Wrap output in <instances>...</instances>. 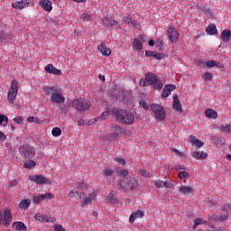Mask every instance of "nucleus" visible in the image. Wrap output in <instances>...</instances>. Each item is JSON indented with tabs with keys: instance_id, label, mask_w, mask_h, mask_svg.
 <instances>
[{
	"instance_id": "f257e3e1",
	"label": "nucleus",
	"mask_w": 231,
	"mask_h": 231,
	"mask_svg": "<svg viewBox=\"0 0 231 231\" xmlns=\"http://www.w3.org/2000/svg\"><path fill=\"white\" fill-rule=\"evenodd\" d=\"M116 120L125 125H133V124H134V114L127 110L120 109L116 111Z\"/></svg>"
},
{
	"instance_id": "f03ea898",
	"label": "nucleus",
	"mask_w": 231,
	"mask_h": 231,
	"mask_svg": "<svg viewBox=\"0 0 231 231\" xmlns=\"http://www.w3.org/2000/svg\"><path fill=\"white\" fill-rule=\"evenodd\" d=\"M140 86H143V88H145V86H152L154 89H162V88H163V85L162 84V81L158 79V77L151 72L145 74V79L143 81L141 80Z\"/></svg>"
},
{
	"instance_id": "7ed1b4c3",
	"label": "nucleus",
	"mask_w": 231,
	"mask_h": 231,
	"mask_svg": "<svg viewBox=\"0 0 231 231\" xmlns=\"http://www.w3.org/2000/svg\"><path fill=\"white\" fill-rule=\"evenodd\" d=\"M19 154L24 160H32L35 156V147L30 143H23L18 148Z\"/></svg>"
},
{
	"instance_id": "20e7f679",
	"label": "nucleus",
	"mask_w": 231,
	"mask_h": 231,
	"mask_svg": "<svg viewBox=\"0 0 231 231\" xmlns=\"http://www.w3.org/2000/svg\"><path fill=\"white\" fill-rule=\"evenodd\" d=\"M121 190H134L138 188V181L134 178L126 177L119 181Z\"/></svg>"
},
{
	"instance_id": "39448f33",
	"label": "nucleus",
	"mask_w": 231,
	"mask_h": 231,
	"mask_svg": "<svg viewBox=\"0 0 231 231\" xmlns=\"http://www.w3.org/2000/svg\"><path fill=\"white\" fill-rule=\"evenodd\" d=\"M151 111L154 115L157 122H162V120H165V117L167 116V112L165 111V108H163V106H162L161 105L152 104Z\"/></svg>"
},
{
	"instance_id": "423d86ee",
	"label": "nucleus",
	"mask_w": 231,
	"mask_h": 231,
	"mask_svg": "<svg viewBox=\"0 0 231 231\" xmlns=\"http://www.w3.org/2000/svg\"><path fill=\"white\" fill-rule=\"evenodd\" d=\"M17 93H19V82L17 80H13L11 83V88L7 93V100L9 104H14L15 98H17Z\"/></svg>"
},
{
	"instance_id": "0eeeda50",
	"label": "nucleus",
	"mask_w": 231,
	"mask_h": 231,
	"mask_svg": "<svg viewBox=\"0 0 231 231\" xmlns=\"http://www.w3.org/2000/svg\"><path fill=\"white\" fill-rule=\"evenodd\" d=\"M72 107H75L78 111H88L91 107V101L87 99H74L71 102Z\"/></svg>"
},
{
	"instance_id": "6e6552de",
	"label": "nucleus",
	"mask_w": 231,
	"mask_h": 231,
	"mask_svg": "<svg viewBox=\"0 0 231 231\" xmlns=\"http://www.w3.org/2000/svg\"><path fill=\"white\" fill-rule=\"evenodd\" d=\"M29 180L31 181H33L34 183H36L37 185H51V180H49L48 178L44 177V175H35V176H31L29 177Z\"/></svg>"
},
{
	"instance_id": "1a4fd4ad",
	"label": "nucleus",
	"mask_w": 231,
	"mask_h": 231,
	"mask_svg": "<svg viewBox=\"0 0 231 231\" xmlns=\"http://www.w3.org/2000/svg\"><path fill=\"white\" fill-rule=\"evenodd\" d=\"M97 199V190H94L92 193L88 194L87 197H85L81 202L82 208H86V207L91 205L93 201Z\"/></svg>"
},
{
	"instance_id": "9d476101",
	"label": "nucleus",
	"mask_w": 231,
	"mask_h": 231,
	"mask_svg": "<svg viewBox=\"0 0 231 231\" xmlns=\"http://www.w3.org/2000/svg\"><path fill=\"white\" fill-rule=\"evenodd\" d=\"M28 6H33V2L29 0H22L13 3V8H16V10H23L24 8H28Z\"/></svg>"
},
{
	"instance_id": "9b49d317",
	"label": "nucleus",
	"mask_w": 231,
	"mask_h": 231,
	"mask_svg": "<svg viewBox=\"0 0 231 231\" xmlns=\"http://www.w3.org/2000/svg\"><path fill=\"white\" fill-rule=\"evenodd\" d=\"M34 218L37 221H40L41 223H55V221H57V219L53 217H48L46 215H42L41 213H37L34 216Z\"/></svg>"
},
{
	"instance_id": "f8f14e48",
	"label": "nucleus",
	"mask_w": 231,
	"mask_h": 231,
	"mask_svg": "<svg viewBox=\"0 0 231 231\" xmlns=\"http://www.w3.org/2000/svg\"><path fill=\"white\" fill-rule=\"evenodd\" d=\"M168 37L172 44H176V42H178V39L180 38V33L175 28L170 27L168 29Z\"/></svg>"
},
{
	"instance_id": "ddd939ff",
	"label": "nucleus",
	"mask_w": 231,
	"mask_h": 231,
	"mask_svg": "<svg viewBox=\"0 0 231 231\" xmlns=\"http://www.w3.org/2000/svg\"><path fill=\"white\" fill-rule=\"evenodd\" d=\"M172 109L177 113H183V107L181 106V102H180L178 94L173 95Z\"/></svg>"
},
{
	"instance_id": "4468645a",
	"label": "nucleus",
	"mask_w": 231,
	"mask_h": 231,
	"mask_svg": "<svg viewBox=\"0 0 231 231\" xmlns=\"http://www.w3.org/2000/svg\"><path fill=\"white\" fill-rule=\"evenodd\" d=\"M97 50L104 57H109V55H111V49L107 47L105 42L97 46Z\"/></svg>"
},
{
	"instance_id": "2eb2a0df",
	"label": "nucleus",
	"mask_w": 231,
	"mask_h": 231,
	"mask_svg": "<svg viewBox=\"0 0 231 231\" xmlns=\"http://www.w3.org/2000/svg\"><path fill=\"white\" fill-rule=\"evenodd\" d=\"M42 91L44 95H46V97H50V95L51 97L52 95H55L56 92L60 91V88L57 86H52V87L46 86L42 88Z\"/></svg>"
},
{
	"instance_id": "dca6fc26",
	"label": "nucleus",
	"mask_w": 231,
	"mask_h": 231,
	"mask_svg": "<svg viewBox=\"0 0 231 231\" xmlns=\"http://www.w3.org/2000/svg\"><path fill=\"white\" fill-rule=\"evenodd\" d=\"M142 42H145V36L139 35V38H135L133 43L134 50L141 51L143 48Z\"/></svg>"
},
{
	"instance_id": "f3484780",
	"label": "nucleus",
	"mask_w": 231,
	"mask_h": 231,
	"mask_svg": "<svg viewBox=\"0 0 231 231\" xmlns=\"http://www.w3.org/2000/svg\"><path fill=\"white\" fill-rule=\"evenodd\" d=\"M12 219H13L12 211L10 209H5L3 225H5V226H10V224L12 223Z\"/></svg>"
},
{
	"instance_id": "a211bd4d",
	"label": "nucleus",
	"mask_w": 231,
	"mask_h": 231,
	"mask_svg": "<svg viewBox=\"0 0 231 231\" xmlns=\"http://www.w3.org/2000/svg\"><path fill=\"white\" fill-rule=\"evenodd\" d=\"M66 100L64 96L60 94V91L56 92L52 96H51V102H54V104H62Z\"/></svg>"
},
{
	"instance_id": "6ab92c4d",
	"label": "nucleus",
	"mask_w": 231,
	"mask_h": 231,
	"mask_svg": "<svg viewBox=\"0 0 231 231\" xmlns=\"http://www.w3.org/2000/svg\"><path fill=\"white\" fill-rule=\"evenodd\" d=\"M143 216H145V213L143 212V210H137V211H134L130 217H129V222L130 223H134V221L140 217H143Z\"/></svg>"
},
{
	"instance_id": "aec40b11",
	"label": "nucleus",
	"mask_w": 231,
	"mask_h": 231,
	"mask_svg": "<svg viewBox=\"0 0 231 231\" xmlns=\"http://www.w3.org/2000/svg\"><path fill=\"white\" fill-rule=\"evenodd\" d=\"M46 73H51L52 75H62V71L60 69L55 68L53 64H48L45 66Z\"/></svg>"
},
{
	"instance_id": "412c9836",
	"label": "nucleus",
	"mask_w": 231,
	"mask_h": 231,
	"mask_svg": "<svg viewBox=\"0 0 231 231\" xmlns=\"http://www.w3.org/2000/svg\"><path fill=\"white\" fill-rule=\"evenodd\" d=\"M194 192V188L190 186H180L179 187V193L182 194V196H187L189 194H192Z\"/></svg>"
},
{
	"instance_id": "4be33fe9",
	"label": "nucleus",
	"mask_w": 231,
	"mask_h": 231,
	"mask_svg": "<svg viewBox=\"0 0 231 231\" xmlns=\"http://www.w3.org/2000/svg\"><path fill=\"white\" fill-rule=\"evenodd\" d=\"M174 89H176V86L174 85H166L162 90V98H167V97H169V95H171V91H174Z\"/></svg>"
},
{
	"instance_id": "5701e85b",
	"label": "nucleus",
	"mask_w": 231,
	"mask_h": 231,
	"mask_svg": "<svg viewBox=\"0 0 231 231\" xmlns=\"http://www.w3.org/2000/svg\"><path fill=\"white\" fill-rule=\"evenodd\" d=\"M191 156H193L195 160H207L208 158V153L205 152H192Z\"/></svg>"
},
{
	"instance_id": "b1692460",
	"label": "nucleus",
	"mask_w": 231,
	"mask_h": 231,
	"mask_svg": "<svg viewBox=\"0 0 231 231\" xmlns=\"http://www.w3.org/2000/svg\"><path fill=\"white\" fill-rule=\"evenodd\" d=\"M40 5L46 12H51V10H53V6L51 5V2L50 0H41Z\"/></svg>"
},
{
	"instance_id": "393cba45",
	"label": "nucleus",
	"mask_w": 231,
	"mask_h": 231,
	"mask_svg": "<svg viewBox=\"0 0 231 231\" xmlns=\"http://www.w3.org/2000/svg\"><path fill=\"white\" fill-rule=\"evenodd\" d=\"M189 142L193 145H195V147H198V149H201V147H203V145H205V143H203L199 139L196 138V136H194V135L189 136Z\"/></svg>"
},
{
	"instance_id": "a878e982",
	"label": "nucleus",
	"mask_w": 231,
	"mask_h": 231,
	"mask_svg": "<svg viewBox=\"0 0 231 231\" xmlns=\"http://www.w3.org/2000/svg\"><path fill=\"white\" fill-rule=\"evenodd\" d=\"M231 38V31L229 29H226L221 33V41L223 42H229Z\"/></svg>"
},
{
	"instance_id": "bb28decb",
	"label": "nucleus",
	"mask_w": 231,
	"mask_h": 231,
	"mask_svg": "<svg viewBox=\"0 0 231 231\" xmlns=\"http://www.w3.org/2000/svg\"><path fill=\"white\" fill-rule=\"evenodd\" d=\"M30 205H32V200H30V199H23L19 203V208L22 210H28V208H30Z\"/></svg>"
},
{
	"instance_id": "cd10ccee",
	"label": "nucleus",
	"mask_w": 231,
	"mask_h": 231,
	"mask_svg": "<svg viewBox=\"0 0 231 231\" xmlns=\"http://www.w3.org/2000/svg\"><path fill=\"white\" fill-rule=\"evenodd\" d=\"M123 21H124L125 24H132L134 26V28H138L140 26V23H138V22L134 21L133 18H131L129 16L124 17Z\"/></svg>"
},
{
	"instance_id": "c85d7f7f",
	"label": "nucleus",
	"mask_w": 231,
	"mask_h": 231,
	"mask_svg": "<svg viewBox=\"0 0 231 231\" xmlns=\"http://www.w3.org/2000/svg\"><path fill=\"white\" fill-rule=\"evenodd\" d=\"M206 32L208 35H217V29L216 28V24L210 23L207 28H206Z\"/></svg>"
},
{
	"instance_id": "c756f323",
	"label": "nucleus",
	"mask_w": 231,
	"mask_h": 231,
	"mask_svg": "<svg viewBox=\"0 0 231 231\" xmlns=\"http://www.w3.org/2000/svg\"><path fill=\"white\" fill-rule=\"evenodd\" d=\"M205 115L207 116V118H213V120H216V118H217V112H216L213 109L208 108L205 111Z\"/></svg>"
},
{
	"instance_id": "7c9ffc66",
	"label": "nucleus",
	"mask_w": 231,
	"mask_h": 231,
	"mask_svg": "<svg viewBox=\"0 0 231 231\" xmlns=\"http://www.w3.org/2000/svg\"><path fill=\"white\" fill-rule=\"evenodd\" d=\"M102 172H103L104 178H111V176H114L115 174V170L109 167H106L105 169H103Z\"/></svg>"
},
{
	"instance_id": "2f4dec72",
	"label": "nucleus",
	"mask_w": 231,
	"mask_h": 231,
	"mask_svg": "<svg viewBox=\"0 0 231 231\" xmlns=\"http://www.w3.org/2000/svg\"><path fill=\"white\" fill-rule=\"evenodd\" d=\"M116 194L115 193V191H112L109 193L107 199H108V203H112L114 205H116V203H118V199L116 197Z\"/></svg>"
},
{
	"instance_id": "473e14b6",
	"label": "nucleus",
	"mask_w": 231,
	"mask_h": 231,
	"mask_svg": "<svg viewBox=\"0 0 231 231\" xmlns=\"http://www.w3.org/2000/svg\"><path fill=\"white\" fill-rule=\"evenodd\" d=\"M13 228L14 229V230H26V225H24V223H23V222H14V224H13Z\"/></svg>"
},
{
	"instance_id": "72a5a7b5",
	"label": "nucleus",
	"mask_w": 231,
	"mask_h": 231,
	"mask_svg": "<svg viewBox=\"0 0 231 231\" xmlns=\"http://www.w3.org/2000/svg\"><path fill=\"white\" fill-rule=\"evenodd\" d=\"M82 195L83 196H86V194H84V192H79V191H75V190H70L68 194V196L69 198H82Z\"/></svg>"
},
{
	"instance_id": "f704fd0d",
	"label": "nucleus",
	"mask_w": 231,
	"mask_h": 231,
	"mask_svg": "<svg viewBox=\"0 0 231 231\" xmlns=\"http://www.w3.org/2000/svg\"><path fill=\"white\" fill-rule=\"evenodd\" d=\"M109 113H111L110 110L103 112L100 116L96 118V122H98V120H107L109 118Z\"/></svg>"
},
{
	"instance_id": "c9c22d12",
	"label": "nucleus",
	"mask_w": 231,
	"mask_h": 231,
	"mask_svg": "<svg viewBox=\"0 0 231 231\" xmlns=\"http://www.w3.org/2000/svg\"><path fill=\"white\" fill-rule=\"evenodd\" d=\"M37 165V162H35L34 161L29 160L27 162H25V163L23 164L24 169H33V167H35Z\"/></svg>"
},
{
	"instance_id": "e433bc0d",
	"label": "nucleus",
	"mask_w": 231,
	"mask_h": 231,
	"mask_svg": "<svg viewBox=\"0 0 231 231\" xmlns=\"http://www.w3.org/2000/svg\"><path fill=\"white\" fill-rule=\"evenodd\" d=\"M112 131L116 136H118V134H120L124 131V129H122V127H120L119 125H113Z\"/></svg>"
},
{
	"instance_id": "4c0bfd02",
	"label": "nucleus",
	"mask_w": 231,
	"mask_h": 231,
	"mask_svg": "<svg viewBox=\"0 0 231 231\" xmlns=\"http://www.w3.org/2000/svg\"><path fill=\"white\" fill-rule=\"evenodd\" d=\"M80 19L83 21V22H86V21H93V14H89L88 13H84Z\"/></svg>"
},
{
	"instance_id": "58836bf2",
	"label": "nucleus",
	"mask_w": 231,
	"mask_h": 231,
	"mask_svg": "<svg viewBox=\"0 0 231 231\" xmlns=\"http://www.w3.org/2000/svg\"><path fill=\"white\" fill-rule=\"evenodd\" d=\"M222 133H231V125H224L220 126Z\"/></svg>"
},
{
	"instance_id": "ea45409f",
	"label": "nucleus",
	"mask_w": 231,
	"mask_h": 231,
	"mask_svg": "<svg viewBox=\"0 0 231 231\" xmlns=\"http://www.w3.org/2000/svg\"><path fill=\"white\" fill-rule=\"evenodd\" d=\"M76 187H77V189H79V190H82V191L88 190V185L84 182H78L76 184Z\"/></svg>"
},
{
	"instance_id": "a19ab883",
	"label": "nucleus",
	"mask_w": 231,
	"mask_h": 231,
	"mask_svg": "<svg viewBox=\"0 0 231 231\" xmlns=\"http://www.w3.org/2000/svg\"><path fill=\"white\" fill-rule=\"evenodd\" d=\"M227 220H228V214H223V215L219 214L218 215V219H217L218 223L219 222L223 223V222L227 221Z\"/></svg>"
},
{
	"instance_id": "79ce46f5",
	"label": "nucleus",
	"mask_w": 231,
	"mask_h": 231,
	"mask_svg": "<svg viewBox=\"0 0 231 231\" xmlns=\"http://www.w3.org/2000/svg\"><path fill=\"white\" fill-rule=\"evenodd\" d=\"M52 135L53 136H60V134H62V130H60V128H59V127H54L53 129H52Z\"/></svg>"
},
{
	"instance_id": "37998d69",
	"label": "nucleus",
	"mask_w": 231,
	"mask_h": 231,
	"mask_svg": "<svg viewBox=\"0 0 231 231\" xmlns=\"http://www.w3.org/2000/svg\"><path fill=\"white\" fill-rule=\"evenodd\" d=\"M202 79H203V80H205L207 82L208 80H212L213 77L210 72H205L202 76Z\"/></svg>"
},
{
	"instance_id": "c03bdc74",
	"label": "nucleus",
	"mask_w": 231,
	"mask_h": 231,
	"mask_svg": "<svg viewBox=\"0 0 231 231\" xmlns=\"http://www.w3.org/2000/svg\"><path fill=\"white\" fill-rule=\"evenodd\" d=\"M199 225H203V218H196L193 226V230H196Z\"/></svg>"
},
{
	"instance_id": "a18cd8bd",
	"label": "nucleus",
	"mask_w": 231,
	"mask_h": 231,
	"mask_svg": "<svg viewBox=\"0 0 231 231\" xmlns=\"http://www.w3.org/2000/svg\"><path fill=\"white\" fill-rule=\"evenodd\" d=\"M42 197L43 198V200L44 199H53V198H55V195L53 193H45V194H42Z\"/></svg>"
},
{
	"instance_id": "49530a36",
	"label": "nucleus",
	"mask_w": 231,
	"mask_h": 231,
	"mask_svg": "<svg viewBox=\"0 0 231 231\" xmlns=\"http://www.w3.org/2000/svg\"><path fill=\"white\" fill-rule=\"evenodd\" d=\"M179 178L180 180H187V178H189V173L187 171H180Z\"/></svg>"
},
{
	"instance_id": "de8ad7c7",
	"label": "nucleus",
	"mask_w": 231,
	"mask_h": 231,
	"mask_svg": "<svg viewBox=\"0 0 231 231\" xmlns=\"http://www.w3.org/2000/svg\"><path fill=\"white\" fill-rule=\"evenodd\" d=\"M3 123L8 124V116L0 115V125H3Z\"/></svg>"
},
{
	"instance_id": "09e8293b",
	"label": "nucleus",
	"mask_w": 231,
	"mask_h": 231,
	"mask_svg": "<svg viewBox=\"0 0 231 231\" xmlns=\"http://www.w3.org/2000/svg\"><path fill=\"white\" fill-rule=\"evenodd\" d=\"M117 174L119 176H124L125 178V177L129 176V171L127 170H119L117 171Z\"/></svg>"
},
{
	"instance_id": "8fccbe9b",
	"label": "nucleus",
	"mask_w": 231,
	"mask_h": 231,
	"mask_svg": "<svg viewBox=\"0 0 231 231\" xmlns=\"http://www.w3.org/2000/svg\"><path fill=\"white\" fill-rule=\"evenodd\" d=\"M140 174H141V176H144L146 178H152V173H149V171H147L145 170H141Z\"/></svg>"
},
{
	"instance_id": "3c124183",
	"label": "nucleus",
	"mask_w": 231,
	"mask_h": 231,
	"mask_svg": "<svg viewBox=\"0 0 231 231\" xmlns=\"http://www.w3.org/2000/svg\"><path fill=\"white\" fill-rule=\"evenodd\" d=\"M6 39H10V34L6 32H0V41H6Z\"/></svg>"
},
{
	"instance_id": "603ef678",
	"label": "nucleus",
	"mask_w": 231,
	"mask_h": 231,
	"mask_svg": "<svg viewBox=\"0 0 231 231\" xmlns=\"http://www.w3.org/2000/svg\"><path fill=\"white\" fill-rule=\"evenodd\" d=\"M42 201H44L42 195L33 196V203H41Z\"/></svg>"
},
{
	"instance_id": "864d4df0",
	"label": "nucleus",
	"mask_w": 231,
	"mask_h": 231,
	"mask_svg": "<svg viewBox=\"0 0 231 231\" xmlns=\"http://www.w3.org/2000/svg\"><path fill=\"white\" fill-rule=\"evenodd\" d=\"M114 161L119 163V165H125V160L124 158L116 157Z\"/></svg>"
},
{
	"instance_id": "5fc2aeb1",
	"label": "nucleus",
	"mask_w": 231,
	"mask_h": 231,
	"mask_svg": "<svg viewBox=\"0 0 231 231\" xmlns=\"http://www.w3.org/2000/svg\"><path fill=\"white\" fill-rule=\"evenodd\" d=\"M111 18L106 17L102 20L103 26H110Z\"/></svg>"
},
{
	"instance_id": "6e6d98bb",
	"label": "nucleus",
	"mask_w": 231,
	"mask_h": 231,
	"mask_svg": "<svg viewBox=\"0 0 231 231\" xmlns=\"http://www.w3.org/2000/svg\"><path fill=\"white\" fill-rule=\"evenodd\" d=\"M152 57L153 59H156L157 60H162V59H163V57H162V54L161 53H158L156 51H153L152 54Z\"/></svg>"
},
{
	"instance_id": "4d7b16f0",
	"label": "nucleus",
	"mask_w": 231,
	"mask_h": 231,
	"mask_svg": "<svg viewBox=\"0 0 231 231\" xmlns=\"http://www.w3.org/2000/svg\"><path fill=\"white\" fill-rule=\"evenodd\" d=\"M164 183L165 181L159 180L155 181V186L157 187V189H162V187H164Z\"/></svg>"
},
{
	"instance_id": "13d9d810",
	"label": "nucleus",
	"mask_w": 231,
	"mask_h": 231,
	"mask_svg": "<svg viewBox=\"0 0 231 231\" xmlns=\"http://www.w3.org/2000/svg\"><path fill=\"white\" fill-rule=\"evenodd\" d=\"M218 217H219V215H209L208 220L209 221H217V223H218V221H217Z\"/></svg>"
},
{
	"instance_id": "bf43d9fd",
	"label": "nucleus",
	"mask_w": 231,
	"mask_h": 231,
	"mask_svg": "<svg viewBox=\"0 0 231 231\" xmlns=\"http://www.w3.org/2000/svg\"><path fill=\"white\" fill-rule=\"evenodd\" d=\"M175 171L179 172L180 171H187V166L185 165H177L175 166Z\"/></svg>"
},
{
	"instance_id": "052dcab7",
	"label": "nucleus",
	"mask_w": 231,
	"mask_h": 231,
	"mask_svg": "<svg viewBox=\"0 0 231 231\" xmlns=\"http://www.w3.org/2000/svg\"><path fill=\"white\" fill-rule=\"evenodd\" d=\"M109 26H120V23L118 21L113 20L110 18V25Z\"/></svg>"
},
{
	"instance_id": "680f3d73",
	"label": "nucleus",
	"mask_w": 231,
	"mask_h": 231,
	"mask_svg": "<svg viewBox=\"0 0 231 231\" xmlns=\"http://www.w3.org/2000/svg\"><path fill=\"white\" fill-rule=\"evenodd\" d=\"M223 210H224V212H231V204H226L223 207Z\"/></svg>"
},
{
	"instance_id": "e2e57ef3",
	"label": "nucleus",
	"mask_w": 231,
	"mask_h": 231,
	"mask_svg": "<svg viewBox=\"0 0 231 231\" xmlns=\"http://www.w3.org/2000/svg\"><path fill=\"white\" fill-rule=\"evenodd\" d=\"M207 66H208V68H214V66H217V65L216 64V61H214V60H208V61L207 62Z\"/></svg>"
},
{
	"instance_id": "0e129e2a",
	"label": "nucleus",
	"mask_w": 231,
	"mask_h": 231,
	"mask_svg": "<svg viewBox=\"0 0 231 231\" xmlns=\"http://www.w3.org/2000/svg\"><path fill=\"white\" fill-rule=\"evenodd\" d=\"M6 134H5V133H3L2 131H0V142H6Z\"/></svg>"
},
{
	"instance_id": "69168bd1",
	"label": "nucleus",
	"mask_w": 231,
	"mask_h": 231,
	"mask_svg": "<svg viewBox=\"0 0 231 231\" xmlns=\"http://www.w3.org/2000/svg\"><path fill=\"white\" fill-rule=\"evenodd\" d=\"M14 121L16 123V124H23V119L22 116H17L14 119Z\"/></svg>"
},
{
	"instance_id": "338daca9",
	"label": "nucleus",
	"mask_w": 231,
	"mask_h": 231,
	"mask_svg": "<svg viewBox=\"0 0 231 231\" xmlns=\"http://www.w3.org/2000/svg\"><path fill=\"white\" fill-rule=\"evenodd\" d=\"M200 10L204 13V14H210V9H208V7H205V6H201Z\"/></svg>"
},
{
	"instance_id": "774afa93",
	"label": "nucleus",
	"mask_w": 231,
	"mask_h": 231,
	"mask_svg": "<svg viewBox=\"0 0 231 231\" xmlns=\"http://www.w3.org/2000/svg\"><path fill=\"white\" fill-rule=\"evenodd\" d=\"M140 105L145 109V111H147V109H149V107L147 106V102L141 101Z\"/></svg>"
}]
</instances>
